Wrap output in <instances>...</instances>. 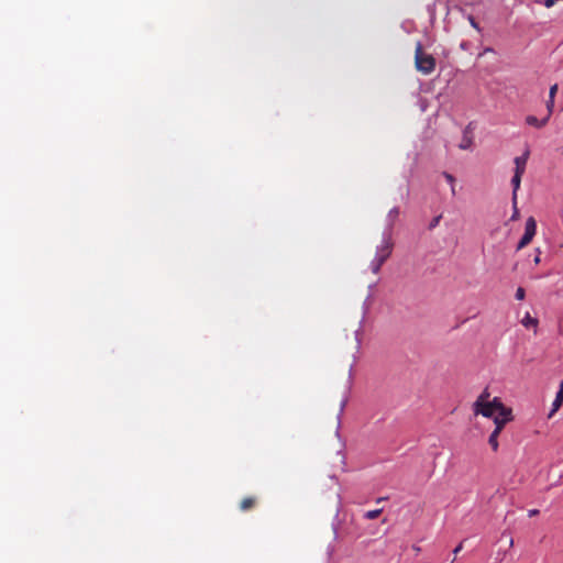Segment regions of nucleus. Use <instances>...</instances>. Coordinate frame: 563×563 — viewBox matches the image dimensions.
Listing matches in <instances>:
<instances>
[{"label":"nucleus","instance_id":"obj_32","mask_svg":"<svg viewBox=\"0 0 563 563\" xmlns=\"http://www.w3.org/2000/svg\"><path fill=\"white\" fill-rule=\"evenodd\" d=\"M509 544H510V547L514 545V540L512 539H510Z\"/></svg>","mask_w":563,"mask_h":563},{"label":"nucleus","instance_id":"obj_27","mask_svg":"<svg viewBox=\"0 0 563 563\" xmlns=\"http://www.w3.org/2000/svg\"><path fill=\"white\" fill-rule=\"evenodd\" d=\"M554 3H555V0H544V5H545L547 8H551V7H553V5H554Z\"/></svg>","mask_w":563,"mask_h":563},{"label":"nucleus","instance_id":"obj_2","mask_svg":"<svg viewBox=\"0 0 563 563\" xmlns=\"http://www.w3.org/2000/svg\"><path fill=\"white\" fill-rule=\"evenodd\" d=\"M415 65L418 71L423 75H430L435 69V58L431 54H427L420 42L416 45Z\"/></svg>","mask_w":563,"mask_h":563},{"label":"nucleus","instance_id":"obj_19","mask_svg":"<svg viewBox=\"0 0 563 563\" xmlns=\"http://www.w3.org/2000/svg\"><path fill=\"white\" fill-rule=\"evenodd\" d=\"M467 20L470 22V24L477 31V32H482V29L479 26V24L476 22L475 18L473 15H468L467 16Z\"/></svg>","mask_w":563,"mask_h":563},{"label":"nucleus","instance_id":"obj_17","mask_svg":"<svg viewBox=\"0 0 563 563\" xmlns=\"http://www.w3.org/2000/svg\"><path fill=\"white\" fill-rule=\"evenodd\" d=\"M471 145H472V137H471V136H468V135L465 133V134H464V136H463L462 142H461V143H460V145H459V147H460L461 150H467V148H470V147H471Z\"/></svg>","mask_w":563,"mask_h":563},{"label":"nucleus","instance_id":"obj_5","mask_svg":"<svg viewBox=\"0 0 563 563\" xmlns=\"http://www.w3.org/2000/svg\"><path fill=\"white\" fill-rule=\"evenodd\" d=\"M529 158V152H525L521 156H517L514 159L515 163V173L516 174H525L527 162Z\"/></svg>","mask_w":563,"mask_h":563},{"label":"nucleus","instance_id":"obj_8","mask_svg":"<svg viewBox=\"0 0 563 563\" xmlns=\"http://www.w3.org/2000/svg\"><path fill=\"white\" fill-rule=\"evenodd\" d=\"M536 232H537V221L533 217H529L526 221L523 234L534 238Z\"/></svg>","mask_w":563,"mask_h":563},{"label":"nucleus","instance_id":"obj_9","mask_svg":"<svg viewBox=\"0 0 563 563\" xmlns=\"http://www.w3.org/2000/svg\"><path fill=\"white\" fill-rule=\"evenodd\" d=\"M549 121V115H547L545 118L539 120L537 117L534 115H528L526 118V122L529 124V125H533L536 128H543Z\"/></svg>","mask_w":563,"mask_h":563},{"label":"nucleus","instance_id":"obj_13","mask_svg":"<svg viewBox=\"0 0 563 563\" xmlns=\"http://www.w3.org/2000/svg\"><path fill=\"white\" fill-rule=\"evenodd\" d=\"M398 216H399L398 207H394L389 210V212L387 214V221H388L389 227H393V224L396 222Z\"/></svg>","mask_w":563,"mask_h":563},{"label":"nucleus","instance_id":"obj_22","mask_svg":"<svg viewBox=\"0 0 563 563\" xmlns=\"http://www.w3.org/2000/svg\"><path fill=\"white\" fill-rule=\"evenodd\" d=\"M558 89H559V86L558 84H554L550 87V90H549V98L551 99H555V95L558 92Z\"/></svg>","mask_w":563,"mask_h":563},{"label":"nucleus","instance_id":"obj_18","mask_svg":"<svg viewBox=\"0 0 563 563\" xmlns=\"http://www.w3.org/2000/svg\"><path fill=\"white\" fill-rule=\"evenodd\" d=\"M382 511H383L382 509L368 510L365 512L364 518H366L368 520L376 519L380 516Z\"/></svg>","mask_w":563,"mask_h":563},{"label":"nucleus","instance_id":"obj_16","mask_svg":"<svg viewBox=\"0 0 563 563\" xmlns=\"http://www.w3.org/2000/svg\"><path fill=\"white\" fill-rule=\"evenodd\" d=\"M533 238L527 235V234H523L522 238L520 239V241L518 242V245H517V250H522L523 247H526L531 241H532Z\"/></svg>","mask_w":563,"mask_h":563},{"label":"nucleus","instance_id":"obj_31","mask_svg":"<svg viewBox=\"0 0 563 563\" xmlns=\"http://www.w3.org/2000/svg\"><path fill=\"white\" fill-rule=\"evenodd\" d=\"M412 549L418 553L420 552V548L418 545H413Z\"/></svg>","mask_w":563,"mask_h":563},{"label":"nucleus","instance_id":"obj_14","mask_svg":"<svg viewBox=\"0 0 563 563\" xmlns=\"http://www.w3.org/2000/svg\"><path fill=\"white\" fill-rule=\"evenodd\" d=\"M521 323L526 327V328H529V327H537L538 325V320L536 318H532L529 313H527L525 316V318L522 319Z\"/></svg>","mask_w":563,"mask_h":563},{"label":"nucleus","instance_id":"obj_20","mask_svg":"<svg viewBox=\"0 0 563 563\" xmlns=\"http://www.w3.org/2000/svg\"><path fill=\"white\" fill-rule=\"evenodd\" d=\"M554 109V99L549 98L547 101V110L549 118L552 115Z\"/></svg>","mask_w":563,"mask_h":563},{"label":"nucleus","instance_id":"obj_15","mask_svg":"<svg viewBox=\"0 0 563 563\" xmlns=\"http://www.w3.org/2000/svg\"><path fill=\"white\" fill-rule=\"evenodd\" d=\"M443 177L446 179V181L450 184L451 186V191H452V195L455 196L456 191H455V178L453 175L444 172L443 173Z\"/></svg>","mask_w":563,"mask_h":563},{"label":"nucleus","instance_id":"obj_7","mask_svg":"<svg viewBox=\"0 0 563 563\" xmlns=\"http://www.w3.org/2000/svg\"><path fill=\"white\" fill-rule=\"evenodd\" d=\"M257 504V499L254 496L244 497L240 503V509L242 511H249L253 509Z\"/></svg>","mask_w":563,"mask_h":563},{"label":"nucleus","instance_id":"obj_10","mask_svg":"<svg viewBox=\"0 0 563 563\" xmlns=\"http://www.w3.org/2000/svg\"><path fill=\"white\" fill-rule=\"evenodd\" d=\"M562 404H563V391L558 390L555 399L552 404V409L549 413V418H551L561 408Z\"/></svg>","mask_w":563,"mask_h":563},{"label":"nucleus","instance_id":"obj_26","mask_svg":"<svg viewBox=\"0 0 563 563\" xmlns=\"http://www.w3.org/2000/svg\"><path fill=\"white\" fill-rule=\"evenodd\" d=\"M441 219V216L434 218L430 224V228H434L435 225H438L439 221Z\"/></svg>","mask_w":563,"mask_h":563},{"label":"nucleus","instance_id":"obj_24","mask_svg":"<svg viewBox=\"0 0 563 563\" xmlns=\"http://www.w3.org/2000/svg\"><path fill=\"white\" fill-rule=\"evenodd\" d=\"M360 346H361V339H360L357 332H355V349H356V351L360 350Z\"/></svg>","mask_w":563,"mask_h":563},{"label":"nucleus","instance_id":"obj_29","mask_svg":"<svg viewBox=\"0 0 563 563\" xmlns=\"http://www.w3.org/2000/svg\"><path fill=\"white\" fill-rule=\"evenodd\" d=\"M538 514H539V510H538V509H530V510L528 511V516H529V517H534V516H537Z\"/></svg>","mask_w":563,"mask_h":563},{"label":"nucleus","instance_id":"obj_30","mask_svg":"<svg viewBox=\"0 0 563 563\" xmlns=\"http://www.w3.org/2000/svg\"><path fill=\"white\" fill-rule=\"evenodd\" d=\"M490 52H493V48H490V47H486V48L484 49L483 54L490 53Z\"/></svg>","mask_w":563,"mask_h":563},{"label":"nucleus","instance_id":"obj_23","mask_svg":"<svg viewBox=\"0 0 563 563\" xmlns=\"http://www.w3.org/2000/svg\"><path fill=\"white\" fill-rule=\"evenodd\" d=\"M512 210L514 211H512V216H511L510 220L516 221V220L519 219V216H520L519 209H518V203L517 205H512Z\"/></svg>","mask_w":563,"mask_h":563},{"label":"nucleus","instance_id":"obj_25","mask_svg":"<svg viewBox=\"0 0 563 563\" xmlns=\"http://www.w3.org/2000/svg\"><path fill=\"white\" fill-rule=\"evenodd\" d=\"M463 549V542H461L454 550H453V554L456 555L457 553H460Z\"/></svg>","mask_w":563,"mask_h":563},{"label":"nucleus","instance_id":"obj_6","mask_svg":"<svg viewBox=\"0 0 563 563\" xmlns=\"http://www.w3.org/2000/svg\"><path fill=\"white\" fill-rule=\"evenodd\" d=\"M521 178H522V174H516V173L514 174V176L511 178V186H512L511 202H512V205L518 203V190L520 188Z\"/></svg>","mask_w":563,"mask_h":563},{"label":"nucleus","instance_id":"obj_21","mask_svg":"<svg viewBox=\"0 0 563 563\" xmlns=\"http://www.w3.org/2000/svg\"><path fill=\"white\" fill-rule=\"evenodd\" d=\"M515 297L517 300H523L526 297V290L522 287H518Z\"/></svg>","mask_w":563,"mask_h":563},{"label":"nucleus","instance_id":"obj_1","mask_svg":"<svg viewBox=\"0 0 563 563\" xmlns=\"http://www.w3.org/2000/svg\"><path fill=\"white\" fill-rule=\"evenodd\" d=\"M394 243L390 234H384L380 245L376 249V254L371 263V269L374 274L380 271V267L391 255Z\"/></svg>","mask_w":563,"mask_h":563},{"label":"nucleus","instance_id":"obj_28","mask_svg":"<svg viewBox=\"0 0 563 563\" xmlns=\"http://www.w3.org/2000/svg\"><path fill=\"white\" fill-rule=\"evenodd\" d=\"M537 252H538V254L533 260L534 264H539L541 262V258H540L541 251L538 249Z\"/></svg>","mask_w":563,"mask_h":563},{"label":"nucleus","instance_id":"obj_3","mask_svg":"<svg viewBox=\"0 0 563 563\" xmlns=\"http://www.w3.org/2000/svg\"><path fill=\"white\" fill-rule=\"evenodd\" d=\"M473 409L475 415H482L487 418H493L499 410H504V405L496 397L490 402L484 404Z\"/></svg>","mask_w":563,"mask_h":563},{"label":"nucleus","instance_id":"obj_4","mask_svg":"<svg viewBox=\"0 0 563 563\" xmlns=\"http://www.w3.org/2000/svg\"><path fill=\"white\" fill-rule=\"evenodd\" d=\"M495 428H500V431L505 424L511 420V410L504 406V410H499L494 417Z\"/></svg>","mask_w":563,"mask_h":563},{"label":"nucleus","instance_id":"obj_12","mask_svg":"<svg viewBox=\"0 0 563 563\" xmlns=\"http://www.w3.org/2000/svg\"><path fill=\"white\" fill-rule=\"evenodd\" d=\"M489 396H490V394H489L488 389H487V388H485V389L483 390V393L477 397L476 401L474 402L473 408L478 407V406H482V405H484V404H488V402H490V401L488 400V399H489Z\"/></svg>","mask_w":563,"mask_h":563},{"label":"nucleus","instance_id":"obj_11","mask_svg":"<svg viewBox=\"0 0 563 563\" xmlns=\"http://www.w3.org/2000/svg\"><path fill=\"white\" fill-rule=\"evenodd\" d=\"M500 432H501L500 428H495V430L489 435L488 443L494 451L498 450V440L497 439H498V435Z\"/></svg>","mask_w":563,"mask_h":563}]
</instances>
